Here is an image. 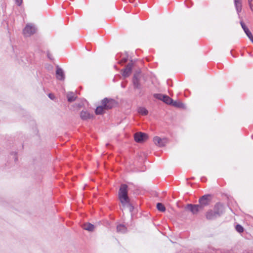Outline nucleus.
<instances>
[{
	"instance_id": "f257e3e1",
	"label": "nucleus",
	"mask_w": 253,
	"mask_h": 253,
	"mask_svg": "<svg viewBox=\"0 0 253 253\" xmlns=\"http://www.w3.org/2000/svg\"><path fill=\"white\" fill-rule=\"evenodd\" d=\"M118 196L122 205L124 207H129L130 211H131L133 208L130 204L129 199L127 196V186L126 184L121 185Z\"/></svg>"
},
{
	"instance_id": "f03ea898",
	"label": "nucleus",
	"mask_w": 253,
	"mask_h": 253,
	"mask_svg": "<svg viewBox=\"0 0 253 253\" xmlns=\"http://www.w3.org/2000/svg\"><path fill=\"white\" fill-rule=\"evenodd\" d=\"M37 31V28L32 23H28L26 25L23 30V34L25 37H30L34 34Z\"/></svg>"
},
{
	"instance_id": "7ed1b4c3",
	"label": "nucleus",
	"mask_w": 253,
	"mask_h": 253,
	"mask_svg": "<svg viewBox=\"0 0 253 253\" xmlns=\"http://www.w3.org/2000/svg\"><path fill=\"white\" fill-rule=\"evenodd\" d=\"M185 209L186 210L191 212L193 214H197L203 208L200 205L188 204Z\"/></svg>"
},
{
	"instance_id": "20e7f679",
	"label": "nucleus",
	"mask_w": 253,
	"mask_h": 253,
	"mask_svg": "<svg viewBox=\"0 0 253 253\" xmlns=\"http://www.w3.org/2000/svg\"><path fill=\"white\" fill-rule=\"evenodd\" d=\"M102 105L106 110L113 108L116 104L115 101L112 99L104 98L102 100Z\"/></svg>"
},
{
	"instance_id": "39448f33",
	"label": "nucleus",
	"mask_w": 253,
	"mask_h": 253,
	"mask_svg": "<svg viewBox=\"0 0 253 253\" xmlns=\"http://www.w3.org/2000/svg\"><path fill=\"white\" fill-rule=\"evenodd\" d=\"M153 142L158 146L164 147L168 143V140L166 138H161L159 136H155L153 138Z\"/></svg>"
},
{
	"instance_id": "423d86ee",
	"label": "nucleus",
	"mask_w": 253,
	"mask_h": 253,
	"mask_svg": "<svg viewBox=\"0 0 253 253\" xmlns=\"http://www.w3.org/2000/svg\"><path fill=\"white\" fill-rule=\"evenodd\" d=\"M155 98L163 100L165 103L167 104L171 105L172 103V99L167 95H163L161 94H155L154 95Z\"/></svg>"
},
{
	"instance_id": "0eeeda50",
	"label": "nucleus",
	"mask_w": 253,
	"mask_h": 253,
	"mask_svg": "<svg viewBox=\"0 0 253 253\" xmlns=\"http://www.w3.org/2000/svg\"><path fill=\"white\" fill-rule=\"evenodd\" d=\"M147 135L145 133L141 132H137L134 134V139L137 142H142L147 140Z\"/></svg>"
},
{
	"instance_id": "6e6552de",
	"label": "nucleus",
	"mask_w": 253,
	"mask_h": 253,
	"mask_svg": "<svg viewBox=\"0 0 253 253\" xmlns=\"http://www.w3.org/2000/svg\"><path fill=\"white\" fill-rule=\"evenodd\" d=\"M133 64L132 63H128L126 68L122 70V76L126 78L129 76L131 73Z\"/></svg>"
},
{
	"instance_id": "1a4fd4ad",
	"label": "nucleus",
	"mask_w": 253,
	"mask_h": 253,
	"mask_svg": "<svg viewBox=\"0 0 253 253\" xmlns=\"http://www.w3.org/2000/svg\"><path fill=\"white\" fill-rule=\"evenodd\" d=\"M141 77L140 72H136L133 76V84L135 88H139L140 87L139 79Z\"/></svg>"
},
{
	"instance_id": "9d476101",
	"label": "nucleus",
	"mask_w": 253,
	"mask_h": 253,
	"mask_svg": "<svg viewBox=\"0 0 253 253\" xmlns=\"http://www.w3.org/2000/svg\"><path fill=\"white\" fill-rule=\"evenodd\" d=\"M220 215L219 212L213 211H209L206 213V217L208 219H213Z\"/></svg>"
},
{
	"instance_id": "9b49d317",
	"label": "nucleus",
	"mask_w": 253,
	"mask_h": 253,
	"mask_svg": "<svg viewBox=\"0 0 253 253\" xmlns=\"http://www.w3.org/2000/svg\"><path fill=\"white\" fill-rule=\"evenodd\" d=\"M80 117L82 120H86L92 118L93 116L86 111H82L81 112Z\"/></svg>"
},
{
	"instance_id": "f8f14e48",
	"label": "nucleus",
	"mask_w": 253,
	"mask_h": 253,
	"mask_svg": "<svg viewBox=\"0 0 253 253\" xmlns=\"http://www.w3.org/2000/svg\"><path fill=\"white\" fill-rule=\"evenodd\" d=\"M209 196L208 195H204L202 196L200 199H199V202L200 203V206H202V207L203 208L204 206L207 205L209 204Z\"/></svg>"
},
{
	"instance_id": "ddd939ff",
	"label": "nucleus",
	"mask_w": 253,
	"mask_h": 253,
	"mask_svg": "<svg viewBox=\"0 0 253 253\" xmlns=\"http://www.w3.org/2000/svg\"><path fill=\"white\" fill-rule=\"evenodd\" d=\"M56 78L59 80H63L64 79V73L62 69L57 67L56 71Z\"/></svg>"
},
{
	"instance_id": "4468645a",
	"label": "nucleus",
	"mask_w": 253,
	"mask_h": 253,
	"mask_svg": "<svg viewBox=\"0 0 253 253\" xmlns=\"http://www.w3.org/2000/svg\"><path fill=\"white\" fill-rule=\"evenodd\" d=\"M82 227L84 229L90 232L93 231L95 228L94 226L90 223H85L84 224Z\"/></svg>"
},
{
	"instance_id": "2eb2a0df",
	"label": "nucleus",
	"mask_w": 253,
	"mask_h": 253,
	"mask_svg": "<svg viewBox=\"0 0 253 253\" xmlns=\"http://www.w3.org/2000/svg\"><path fill=\"white\" fill-rule=\"evenodd\" d=\"M234 3L237 12H240L242 10L241 0H234Z\"/></svg>"
},
{
	"instance_id": "dca6fc26",
	"label": "nucleus",
	"mask_w": 253,
	"mask_h": 253,
	"mask_svg": "<svg viewBox=\"0 0 253 253\" xmlns=\"http://www.w3.org/2000/svg\"><path fill=\"white\" fill-rule=\"evenodd\" d=\"M117 231L118 233H125L126 232V228L124 225L120 224L117 227Z\"/></svg>"
},
{
	"instance_id": "f3484780",
	"label": "nucleus",
	"mask_w": 253,
	"mask_h": 253,
	"mask_svg": "<svg viewBox=\"0 0 253 253\" xmlns=\"http://www.w3.org/2000/svg\"><path fill=\"white\" fill-rule=\"evenodd\" d=\"M105 110L106 109L104 108L103 106L101 105V106L97 107L95 110V113L97 115L102 114L104 113Z\"/></svg>"
},
{
	"instance_id": "a211bd4d",
	"label": "nucleus",
	"mask_w": 253,
	"mask_h": 253,
	"mask_svg": "<svg viewBox=\"0 0 253 253\" xmlns=\"http://www.w3.org/2000/svg\"><path fill=\"white\" fill-rule=\"evenodd\" d=\"M171 105L173 106L176 107L180 108H184V105L179 101H173L172 103H171Z\"/></svg>"
},
{
	"instance_id": "6ab92c4d",
	"label": "nucleus",
	"mask_w": 253,
	"mask_h": 253,
	"mask_svg": "<svg viewBox=\"0 0 253 253\" xmlns=\"http://www.w3.org/2000/svg\"><path fill=\"white\" fill-rule=\"evenodd\" d=\"M67 98H68V100L69 102H73L76 98V95L73 92H69V93H68V94L67 95Z\"/></svg>"
},
{
	"instance_id": "aec40b11",
	"label": "nucleus",
	"mask_w": 253,
	"mask_h": 253,
	"mask_svg": "<svg viewBox=\"0 0 253 253\" xmlns=\"http://www.w3.org/2000/svg\"><path fill=\"white\" fill-rule=\"evenodd\" d=\"M138 112L142 115H147L148 113V110L144 107H139L138 109Z\"/></svg>"
},
{
	"instance_id": "412c9836",
	"label": "nucleus",
	"mask_w": 253,
	"mask_h": 253,
	"mask_svg": "<svg viewBox=\"0 0 253 253\" xmlns=\"http://www.w3.org/2000/svg\"><path fill=\"white\" fill-rule=\"evenodd\" d=\"M157 209L161 211H165L166 208L165 206L161 203H158L157 205Z\"/></svg>"
},
{
	"instance_id": "4be33fe9",
	"label": "nucleus",
	"mask_w": 253,
	"mask_h": 253,
	"mask_svg": "<svg viewBox=\"0 0 253 253\" xmlns=\"http://www.w3.org/2000/svg\"><path fill=\"white\" fill-rule=\"evenodd\" d=\"M236 230L239 232V233H242L244 231V228L243 227L238 224L236 226Z\"/></svg>"
},
{
	"instance_id": "5701e85b",
	"label": "nucleus",
	"mask_w": 253,
	"mask_h": 253,
	"mask_svg": "<svg viewBox=\"0 0 253 253\" xmlns=\"http://www.w3.org/2000/svg\"><path fill=\"white\" fill-rule=\"evenodd\" d=\"M247 36L248 37V38L250 39L251 41H252V40H253V36L251 32L247 33Z\"/></svg>"
},
{
	"instance_id": "b1692460",
	"label": "nucleus",
	"mask_w": 253,
	"mask_h": 253,
	"mask_svg": "<svg viewBox=\"0 0 253 253\" xmlns=\"http://www.w3.org/2000/svg\"><path fill=\"white\" fill-rule=\"evenodd\" d=\"M253 0H248V2L250 5V7L252 11H253V5L252 4Z\"/></svg>"
},
{
	"instance_id": "393cba45",
	"label": "nucleus",
	"mask_w": 253,
	"mask_h": 253,
	"mask_svg": "<svg viewBox=\"0 0 253 253\" xmlns=\"http://www.w3.org/2000/svg\"><path fill=\"white\" fill-rule=\"evenodd\" d=\"M240 24H241V25L242 26V28H243V30H245V28H247V27H246L245 24L243 22V21H241L240 22Z\"/></svg>"
},
{
	"instance_id": "a878e982",
	"label": "nucleus",
	"mask_w": 253,
	"mask_h": 253,
	"mask_svg": "<svg viewBox=\"0 0 253 253\" xmlns=\"http://www.w3.org/2000/svg\"><path fill=\"white\" fill-rule=\"evenodd\" d=\"M16 3L18 5H20L22 3V0H15Z\"/></svg>"
},
{
	"instance_id": "bb28decb",
	"label": "nucleus",
	"mask_w": 253,
	"mask_h": 253,
	"mask_svg": "<svg viewBox=\"0 0 253 253\" xmlns=\"http://www.w3.org/2000/svg\"><path fill=\"white\" fill-rule=\"evenodd\" d=\"M127 61L126 58H124L122 59L121 61H120V63H125Z\"/></svg>"
},
{
	"instance_id": "cd10ccee",
	"label": "nucleus",
	"mask_w": 253,
	"mask_h": 253,
	"mask_svg": "<svg viewBox=\"0 0 253 253\" xmlns=\"http://www.w3.org/2000/svg\"><path fill=\"white\" fill-rule=\"evenodd\" d=\"M244 31L245 33H246V35L247 34V33H249L250 32L248 28H245V29L244 30Z\"/></svg>"
},
{
	"instance_id": "c85d7f7f",
	"label": "nucleus",
	"mask_w": 253,
	"mask_h": 253,
	"mask_svg": "<svg viewBox=\"0 0 253 253\" xmlns=\"http://www.w3.org/2000/svg\"><path fill=\"white\" fill-rule=\"evenodd\" d=\"M53 96V95L52 94H48V96L51 98V99H52V96Z\"/></svg>"
}]
</instances>
